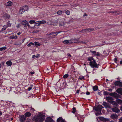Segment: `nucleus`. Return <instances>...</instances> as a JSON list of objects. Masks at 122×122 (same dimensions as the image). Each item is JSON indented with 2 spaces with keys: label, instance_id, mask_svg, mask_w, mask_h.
Returning a JSON list of instances; mask_svg holds the SVG:
<instances>
[{
  "label": "nucleus",
  "instance_id": "20",
  "mask_svg": "<svg viewBox=\"0 0 122 122\" xmlns=\"http://www.w3.org/2000/svg\"><path fill=\"white\" fill-rule=\"evenodd\" d=\"M25 116L26 118L30 116L31 114L29 112H26L25 114Z\"/></svg>",
  "mask_w": 122,
  "mask_h": 122
},
{
  "label": "nucleus",
  "instance_id": "31",
  "mask_svg": "<svg viewBox=\"0 0 122 122\" xmlns=\"http://www.w3.org/2000/svg\"><path fill=\"white\" fill-rule=\"evenodd\" d=\"M11 39H17V36H11L10 37Z\"/></svg>",
  "mask_w": 122,
  "mask_h": 122
},
{
  "label": "nucleus",
  "instance_id": "26",
  "mask_svg": "<svg viewBox=\"0 0 122 122\" xmlns=\"http://www.w3.org/2000/svg\"><path fill=\"white\" fill-rule=\"evenodd\" d=\"M59 25L60 27L63 26L65 25V23L64 22H62L60 23L59 24Z\"/></svg>",
  "mask_w": 122,
  "mask_h": 122
},
{
  "label": "nucleus",
  "instance_id": "27",
  "mask_svg": "<svg viewBox=\"0 0 122 122\" xmlns=\"http://www.w3.org/2000/svg\"><path fill=\"white\" fill-rule=\"evenodd\" d=\"M87 59H88V61H91L92 60H93H93H94L93 59V57H89Z\"/></svg>",
  "mask_w": 122,
  "mask_h": 122
},
{
  "label": "nucleus",
  "instance_id": "24",
  "mask_svg": "<svg viewBox=\"0 0 122 122\" xmlns=\"http://www.w3.org/2000/svg\"><path fill=\"white\" fill-rule=\"evenodd\" d=\"M6 64L8 66H10L12 65V62L10 61H9L6 62Z\"/></svg>",
  "mask_w": 122,
  "mask_h": 122
},
{
  "label": "nucleus",
  "instance_id": "54",
  "mask_svg": "<svg viewBox=\"0 0 122 122\" xmlns=\"http://www.w3.org/2000/svg\"><path fill=\"white\" fill-rule=\"evenodd\" d=\"M120 109L122 112V106H121L120 107Z\"/></svg>",
  "mask_w": 122,
  "mask_h": 122
},
{
  "label": "nucleus",
  "instance_id": "15",
  "mask_svg": "<svg viewBox=\"0 0 122 122\" xmlns=\"http://www.w3.org/2000/svg\"><path fill=\"white\" fill-rule=\"evenodd\" d=\"M116 101L117 103V105L118 104L122 105V100L120 99H117Z\"/></svg>",
  "mask_w": 122,
  "mask_h": 122
},
{
  "label": "nucleus",
  "instance_id": "8",
  "mask_svg": "<svg viewBox=\"0 0 122 122\" xmlns=\"http://www.w3.org/2000/svg\"><path fill=\"white\" fill-rule=\"evenodd\" d=\"M21 24L23 25L24 26H28L29 27L30 26L28 22L25 20H24L22 22Z\"/></svg>",
  "mask_w": 122,
  "mask_h": 122
},
{
  "label": "nucleus",
  "instance_id": "60",
  "mask_svg": "<svg viewBox=\"0 0 122 122\" xmlns=\"http://www.w3.org/2000/svg\"><path fill=\"white\" fill-rule=\"evenodd\" d=\"M38 22H36L35 23V24H36V25H38Z\"/></svg>",
  "mask_w": 122,
  "mask_h": 122
},
{
  "label": "nucleus",
  "instance_id": "11",
  "mask_svg": "<svg viewBox=\"0 0 122 122\" xmlns=\"http://www.w3.org/2000/svg\"><path fill=\"white\" fill-rule=\"evenodd\" d=\"M102 105L104 106H105L106 108H111V107L109 104L105 102H103Z\"/></svg>",
  "mask_w": 122,
  "mask_h": 122
},
{
  "label": "nucleus",
  "instance_id": "1",
  "mask_svg": "<svg viewBox=\"0 0 122 122\" xmlns=\"http://www.w3.org/2000/svg\"><path fill=\"white\" fill-rule=\"evenodd\" d=\"M98 65V64L97 65L95 60H93V61H91L89 63V65L91 66V67L93 68L94 67L98 68L97 65Z\"/></svg>",
  "mask_w": 122,
  "mask_h": 122
},
{
  "label": "nucleus",
  "instance_id": "5",
  "mask_svg": "<svg viewBox=\"0 0 122 122\" xmlns=\"http://www.w3.org/2000/svg\"><path fill=\"white\" fill-rule=\"evenodd\" d=\"M20 120L21 122H23L25 121L26 119L25 117L23 115H20L19 117Z\"/></svg>",
  "mask_w": 122,
  "mask_h": 122
},
{
  "label": "nucleus",
  "instance_id": "10",
  "mask_svg": "<svg viewBox=\"0 0 122 122\" xmlns=\"http://www.w3.org/2000/svg\"><path fill=\"white\" fill-rule=\"evenodd\" d=\"M114 84L116 86H119L120 87H121L122 86V82L119 81H116L114 83Z\"/></svg>",
  "mask_w": 122,
  "mask_h": 122
},
{
  "label": "nucleus",
  "instance_id": "41",
  "mask_svg": "<svg viewBox=\"0 0 122 122\" xmlns=\"http://www.w3.org/2000/svg\"><path fill=\"white\" fill-rule=\"evenodd\" d=\"M82 32H87V31H88L87 30V29H84L83 30H82Z\"/></svg>",
  "mask_w": 122,
  "mask_h": 122
},
{
  "label": "nucleus",
  "instance_id": "21",
  "mask_svg": "<svg viewBox=\"0 0 122 122\" xmlns=\"http://www.w3.org/2000/svg\"><path fill=\"white\" fill-rule=\"evenodd\" d=\"M38 116L39 117L42 119L43 121L44 120L43 118L45 117V116L44 115L41 114H39Z\"/></svg>",
  "mask_w": 122,
  "mask_h": 122
},
{
  "label": "nucleus",
  "instance_id": "4",
  "mask_svg": "<svg viewBox=\"0 0 122 122\" xmlns=\"http://www.w3.org/2000/svg\"><path fill=\"white\" fill-rule=\"evenodd\" d=\"M54 34V33L52 32L49 34H47V35L48 36L49 38L51 39L53 38L56 36V35L55 34Z\"/></svg>",
  "mask_w": 122,
  "mask_h": 122
},
{
  "label": "nucleus",
  "instance_id": "25",
  "mask_svg": "<svg viewBox=\"0 0 122 122\" xmlns=\"http://www.w3.org/2000/svg\"><path fill=\"white\" fill-rule=\"evenodd\" d=\"M93 89L94 91H96L98 90V87L96 86H93Z\"/></svg>",
  "mask_w": 122,
  "mask_h": 122
},
{
  "label": "nucleus",
  "instance_id": "34",
  "mask_svg": "<svg viewBox=\"0 0 122 122\" xmlns=\"http://www.w3.org/2000/svg\"><path fill=\"white\" fill-rule=\"evenodd\" d=\"M35 46H39L40 43L37 42H35Z\"/></svg>",
  "mask_w": 122,
  "mask_h": 122
},
{
  "label": "nucleus",
  "instance_id": "51",
  "mask_svg": "<svg viewBox=\"0 0 122 122\" xmlns=\"http://www.w3.org/2000/svg\"><path fill=\"white\" fill-rule=\"evenodd\" d=\"M96 55L97 56H98L100 55V53L99 52H97L96 54Z\"/></svg>",
  "mask_w": 122,
  "mask_h": 122
},
{
  "label": "nucleus",
  "instance_id": "29",
  "mask_svg": "<svg viewBox=\"0 0 122 122\" xmlns=\"http://www.w3.org/2000/svg\"><path fill=\"white\" fill-rule=\"evenodd\" d=\"M6 47L5 46L1 48H0V51H2L5 50L6 49Z\"/></svg>",
  "mask_w": 122,
  "mask_h": 122
},
{
  "label": "nucleus",
  "instance_id": "53",
  "mask_svg": "<svg viewBox=\"0 0 122 122\" xmlns=\"http://www.w3.org/2000/svg\"><path fill=\"white\" fill-rule=\"evenodd\" d=\"M87 15L86 13H84V15L83 16H87Z\"/></svg>",
  "mask_w": 122,
  "mask_h": 122
},
{
  "label": "nucleus",
  "instance_id": "43",
  "mask_svg": "<svg viewBox=\"0 0 122 122\" xmlns=\"http://www.w3.org/2000/svg\"><path fill=\"white\" fill-rule=\"evenodd\" d=\"M108 13H117V12L116 11H112L111 12H108Z\"/></svg>",
  "mask_w": 122,
  "mask_h": 122
},
{
  "label": "nucleus",
  "instance_id": "49",
  "mask_svg": "<svg viewBox=\"0 0 122 122\" xmlns=\"http://www.w3.org/2000/svg\"><path fill=\"white\" fill-rule=\"evenodd\" d=\"M119 122H122V117L121 118L119 119Z\"/></svg>",
  "mask_w": 122,
  "mask_h": 122
},
{
  "label": "nucleus",
  "instance_id": "56",
  "mask_svg": "<svg viewBox=\"0 0 122 122\" xmlns=\"http://www.w3.org/2000/svg\"><path fill=\"white\" fill-rule=\"evenodd\" d=\"M34 73H35V72L34 71L33 72H30V73L31 75H32L33 74H34Z\"/></svg>",
  "mask_w": 122,
  "mask_h": 122
},
{
  "label": "nucleus",
  "instance_id": "16",
  "mask_svg": "<svg viewBox=\"0 0 122 122\" xmlns=\"http://www.w3.org/2000/svg\"><path fill=\"white\" fill-rule=\"evenodd\" d=\"M46 23V21L45 20H42L38 21V25H37V26H39L41 24H45Z\"/></svg>",
  "mask_w": 122,
  "mask_h": 122
},
{
  "label": "nucleus",
  "instance_id": "13",
  "mask_svg": "<svg viewBox=\"0 0 122 122\" xmlns=\"http://www.w3.org/2000/svg\"><path fill=\"white\" fill-rule=\"evenodd\" d=\"M3 16L4 18L6 19H9L10 17V15L6 13H5L3 15Z\"/></svg>",
  "mask_w": 122,
  "mask_h": 122
},
{
  "label": "nucleus",
  "instance_id": "30",
  "mask_svg": "<svg viewBox=\"0 0 122 122\" xmlns=\"http://www.w3.org/2000/svg\"><path fill=\"white\" fill-rule=\"evenodd\" d=\"M33 85H30V87H28V88L27 90L28 91H30L31 89H32V87H33Z\"/></svg>",
  "mask_w": 122,
  "mask_h": 122
},
{
  "label": "nucleus",
  "instance_id": "47",
  "mask_svg": "<svg viewBox=\"0 0 122 122\" xmlns=\"http://www.w3.org/2000/svg\"><path fill=\"white\" fill-rule=\"evenodd\" d=\"M66 13L67 15H69L70 13V12L68 10H67V11L66 12Z\"/></svg>",
  "mask_w": 122,
  "mask_h": 122
},
{
  "label": "nucleus",
  "instance_id": "59",
  "mask_svg": "<svg viewBox=\"0 0 122 122\" xmlns=\"http://www.w3.org/2000/svg\"><path fill=\"white\" fill-rule=\"evenodd\" d=\"M108 90L109 91L111 92L112 91V89H108Z\"/></svg>",
  "mask_w": 122,
  "mask_h": 122
},
{
  "label": "nucleus",
  "instance_id": "12",
  "mask_svg": "<svg viewBox=\"0 0 122 122\" xmlns=\"http://www.w3.org/2000/svg\"><path fill=\"white\" fill-rule=\"evenodd\" d=\"M99 119L102 121L103 122H109V119L108 118H105L103 117H101Z\"/></svg>",
  "mask_w": 122,
  "mask_h": 122
},
{
  "label": "nucleus",
  "instance_id": "6",
  "mask_svg": "<svg viewBox=\"0 0 122 122\" xmlns=\"http://www.w3.org/2000/svg\"><path fill=\"white\" fill-rule=\"evenodd\" d=\"M118 115L116 114H112L110 116V118L113 120H115L117 119Z\"/></svg>",
  "mask_w": 122,
  "mask_h": 122
},
{
  "label": "nucleus",
  "instance_id": "50",
  "mask_svg": "<svg viewBox=\"0 0 122 122\" xmlns=\"http://www.w3.org/2000/svg\"><path fill=\"white\" fill-rule=\"evenodd\" d=\"M20 26V24H17V25L16 27L17 28H19Z\"/></svg>",
  "mask_w": 122,
  "mask_h": 122
},
{
  "label": "nucleus",
  "instance_id": "23",
  "mask_svg": "<svg viewBox=\"0 0 122 122\" xmlns=\"http://www.w3.org/2000/svg\"><path fill=\"white\" fill-rule=\"evenodd\" d=\"M116 91L118 93L120 94L122 92V88H119L117 89Z\"/></svg>",
  "mask_w": 122,
  "mask_h": 122
},
{
  "label": "nucleus",
  "instance_id": "39",
  "mask_svg": "<svg viewBox=\"0 0 122 122\" xmlns=\"http://www.w3.org/2000/svg\"><path fill=\"white\" fill-rule=\"evenodd\" d=\"M73 111H72V112L73 113H75L76 112V108L75 107H73L72 108Z\"/></svg>",
  "mask_w": 122,
  "mask_h": 122
},
{
  "label": "nucleus",
  "instance_id": "7",
  "mask_svg": "<svg viewBox=\"0 0 122 122\" xmlns=\"http://www.w3.org/2000/svg\"><path fill=\"white\" fill-rule=\"evenodd\" d=\"M104 108L101 105H98L97 107L95 108L94 109L96 111H101L102 109Z\"/></svg>",
  "mask_w": 122,
  "mask_h": 122
},
{
  "label": "nucleus",
  "instance_id": "61",
  "mask_svg": "<svg viewBox=\"0 0 122 122\" xmlns=\"http://www.w3.org/2000/svg\"><path fill=\"white\" fill-rule=\"evenodd\" d=\"M117 61V58H115V61L116 62V61Z\"/></svg>",
  "mask_w": 122,
  "mask_h": 122
},
{
  "label": "nucleus",
  "instance_id": "33",
  "mask_svg": "<svg viewBox=\"0 0 122 122\" xmlns=\"http://www.w3.org/2000/svg\"><path fill=\"white\" fill-rule=\"evenodd\" d=\"M62 117H59L57 119V122H59L61 120H62Z\"/></svg>",
  "mask_w": 122,
  "mask_h": 122
},
{
  "label": "nucleus",
  "instance_id": "38",
  "mask_svg": "<svg viewBox=\"0 0 122 122\" xmlns=\"http://www.w3.org/2000/svg\"><path fill=\"white\" fill-rule=\"evenodd\" d=\"M35 21L34 20H30L29 22L31 24H33L35 23Z\"/></svg>",
  "mask_w": 122,
  "mask_h": 122
},
{
  "label": "nucleus",
  "instance_id": "55",
  "mask_svg": "<svg viewBox=\"0 0 122 122\" xmlns=\"http://www.w3.org/2000/svg\"><path fill=\"white\" fill-rule=\"evenodd\" d=\"M86 94L87 95H89L90 94V93L88 92H86Z\"/></svg>",
  "mask_w": 122,
  "mask_h": 122
},
{
  "label": "nucleus",
  "instance_id": "48",
  "mask_svg": "<svg viewBox=\"0 0 122 122\" xmlns=\"http://www.w3.org/2000/svg\"><path fill=\"white\" fill-rule=\"evenodd\" d=\"M90 52H91L92 53L95 54H96V52L95 51H90Z\"/></svg>",
  "mask_w": 122,
  "mask_h": 122
},
{
  "label": "nucleus",
  "instance_id": "64",
  "mask_svg": "<svg viewBox=\"0 0 122 122\" xmlns=\"http://www.w3.org/2000/svg\"><path fill=\"white\" fill-rule=\"evenodd\" d=\"M60 122H65L63 120H62Z\"/></svg>",
  "mask_w": 122,
  "mask_h": 122
},
{
  "label": "nucleus",
  "instance_id": "37",
  "mask_svg": "<svg viewBox=\"0 0 122 122\" xmlns=\"http://www.w3.org/2000/svg\"><path fill=\"white\" fill-rule=\"evenodd\" d=\"M94 30V29H90V28H88L87 29V31L89 32H90Z\"/></svg>",
  "mask_w": 122,
  "mask_h": 122
},
{
  "label": "nucleus",
  "instance_id": "52",
  "mask_svg": "<svg viewBox=\"0 0 122 122\" xmlns=\"http://www.w3.org/2000/svg\"><path fill=\"white\" fill-rule=\"evenodd\" d=\"M36 57H38L40 56V55L39 54H37L36 55Z\"/></svg>",
  "mask_w": 122,
  "mask_h": 122
},
{
  "label": "nucleus",
  "instance_id": "35",
  "mask_svg": "<svg viewBox=\"0 0 122 122\" xmlns=\"http://www.w3.org/2000/svg\"><path fill=\"white\" fill-rule=\"evenodd\" d=\"M68 76V74H66L64 75L63 76V78H67Z\"/></svg>",
  "mask_w": 122,
  "mask_h": 122
},
{
  "label": "nucleus",
  "instance_id": "57",
  "mask_svg": "<svg viewBox=\"0 0 122 122\" xmlns=\"http://www.w3.org/2000/svg\"><path fill=\"white\" fill-rule=\"evenodd\" d=\"M35 57H36V56L35 55H34L32 56V57L33 58H35Z\"/></svg>",
  "mask_w": 122,
  "mask_h": 122
},
{
  "label": "nucleus",
  "instance_id": "62",
  "mask_svg": "<svg viewBox=\"0 0 122 122\" xmlns=\"http://www.w3.org/2000/svg\"><path fill=\"white\" fill-rule=\"evenodd\" d=\"M67 55L68 56H70V57L71 56L69 54H67Z\"/></svg>",
  "mask_w": 122,
  "mask_h": 122
},
{
  "label": "nucleus",
  "instance_id": "17",
  "mask_svg": "<svg viewBox=\"0 0 122 122\" xmlns=\"http://www.w3.org/2000/svg\"><path fill=\"white\" fill-rule=\"evenodd\" d=\"M113 96L114 98H117L118 99L119 98H121V95H120L119 94H118L117 93H116Z\"/></svg>",
  "mask_w": 122,
  "mask_h": 122
},
{
  "label": "nucleus",
  "instance_id": "42",
  "mask_svg": "<svg viewBox=\"0 0 122 122\" xmlns=\"http://www.w3.org/2000/svg\"><path fill=\"white\" fill-rule=\"evenodd\" d=\"M11 26V25L10 23L8 22H7V27H10Z\"/></svg>",
  "mask_w": 122,
  "mask_h": 122
},
{
  "label": "nucleus",
  "instance_id": "18",
  "mask_svg": "<svg viewBox=\"0 0 122 122\" xmlns=\"http://www.w3.org/2000/svg\"><path fill=\"white\" fill-rule=\"evenodd\" d=\"M106 99L108 102L110 101H112L114 99L112 97H106Z\"/></svg>",
  "mask_w": 122,
  "mask_h": 122
},
{
  "label": "nucleus",
  "instance_id": "22",
  "mask_svg": "<svg viewBox=\"0 0 122 122\" xmlns=\"http://www.w3.org/2000/svg\"><path fill=\"white\" fill-rule=\"evenodd\" d=\"M52 120V119L50 117H48L46 119L45 122H50Z\"/></svg>",
  "mask_w": 122,
  "mask_h": 122
},
{
  "label": "nucleus",
  "instance_id": "2",
  "mask_svg": "<svg viewBox=\"0 0 122 122\" xmlns=\"http://www.w3.org/2000/svg\"><path fill=\"white\" fill-rule=\"evenodd\" d=\"M28 9V6L26 5L22 7H21L20 9L19 10V13L22 14L23 12L27 11Z\"/></svg>",
  "mask_w": 122,
  "mask_h": 122
},
{
  "label": "nucleus",
  "instance_id": "19",
  "mask_svg": "<svg viewBox=\"0 0 122 122\" xmlns=\"http://www.w3.org/2000/svg\"><path fill=\"white\" fill-rule=\"evenodd\" d=\"M108 102L110 103L111 104L113 105H114L115 106H117V102H116L115 101H108Z\"/></svg>",
  "mask_w": 122,
  "mask_h": 122
},
{
  "label": "nucleus",
  "instance_id": "58",
  "mask_svg": "<svg viewBox=\"0 0 122 122\" xmlns=\"http://www.w3.org/2000/svg\"><path fill=\"white\" fill-rule=\"evenodd\" d=\"M79 90H77L76 93H78L79 92Z\"/></svg>",
  "mask_w": 122,
  "mask_h": 122
},
{
  "label": "nucleus",
  "instance_id": "46",
  "mask_svg": "<svg viewBox=\"0 0 122 122\" xmlns=\"http://www.w3.org/2000/svg\"><path fill=\"white\" fill-rule=\"evenodd\" d=\"M78 42L79 43H81L84 44H85L86 43V42H83V41H79Z\"/></svg>",
  "mask_w": 122,
  "mask_h": 122
},
{
  "label": "nucleus",
  "instance_id": "36",
  "mask_svg": "<svg viewBox=\"0 0 122 122\" xmlns=\"http://www.w3.org/2000/svg\"><path fill=\"white\" fill-rule=\"evenodd\" d=\"M32 45H34V43L32 42H30L28 44L27 46H30Z\"/></svg>",
  "mask_w": 122,
  "mask_h": 122
},
{
  "label": "nucleus",
  "instance_id": "40",
  "mask_svg": "<svg viewBox=\"0 0 122 122\" xmlns=\"http://www.w3.org/2000/svg\"><path fill=\"white\" fill-rule=\"evenodd\" d=\"M3 28L1 30L2 31L4 30H5L6 28V26L5 25H4Z\"/></svg>",
  "mask_w": 122,
  "mask_h": 122
},
{
  "label": "nucleus",
  "instance_id": "45",
  "mask_svg": "<svg viewBox=\"0 0 122 122\" xmlns=\"http://www.w3.org/2000/svg\"><path fill=\"white\" fill-rule=\"evenodd\" d=\"M61 32V31H59V32H54L55 34H55L56 36L58 35V33H60Z\"/></svg>",
  "mask_w": 122,
  "mask_h": 122
},
{
  "label": "nucleus",
  "instance_id": "3",
  "mask_svg": "<svg viewBox=\"0 0 122 122\" xmlns=\"http://www.w3.org/2000/svg\"><path fill=\"white\" fill-rule=\"evenodd\" d=\"M33 119L36 122H42L43 121L42 119L39 117V116L34 117Z\"/></svg>",
  "mask_w": 122,
  "mask_h": 122
},
{
  "label": "nucleus",
  "instance_id": "63",
  "mask_svg": "<svg viewBox=\"0 0 122 122\" xmlns=\"http://www.w3.org/2000/svg\"><path fill=\"white\" fill-rule=\"evenodd\" d=\"M122 64V61H120V64L121 65Z\"/></svg>",
  "mask_w": 122,
  "mask_h": 122
},
{
  "label": "nucleus",
  "instance_id": "9",
  "mask_svg": "<svg viewBox=\"0 0 122 122\" xmlns=\"http://www.w3.org/2000/svg\"><path fill=\"white\" fill-rule=\"evenodd\" d=\"M111 110L113 112L116 113H118L120 112V110L116 107L112 108Z\"/></svg>",
  "mask_w": 122,
  "mask_h": 122
},
{
  "label": "nucleus",
  "instance_id": "28",
  "mask_svg": "<svg viewBox=\"0 0 122 122\" xmlns=\"http://www.w3.org/2000/svg\"><path fill=\"white\" fill-rule=\"evenodd\" d=\"M69 42V41L68 40H66L63 41V42L65 44H68Z\"/></svg>",
  "mask_w": 122,
  "mask_h": 122
},
{
  "label": "nucleus",
  "instance_id": "32",
  "mask_svg": "<svg viewBox=\"0 0 122 122\" xmlns=\"http://www.w3.org/2000/svg\"><path fill=\"white\" fill-rule=\"evenodd\" d=\"M63 12L61 10H59L57 12V14L60 15L62 14Z\"/></svg>",
  "mask_w": 122,
  "mask_h": 122
},
{
  "label": "nucleus",
  "instance_id": "14",
  "mask_svg": "<svg viewBox=\"0 0 122 122\" xmlns=\"http://www.w3.org/2000/svg\"><path fill=\"white\" fill-rule=\"evenodd\" d=\"M13 3L11 1H9L5 4V5L6 6H12Z\"/></svg>",
  "mask_w": 122,
  "mask_h": 122
},
{
  "label": "nucleus",
  "instance_id": "44",
  "mask_svg": "<svg viewBox=\"0 0 122 122\" xmlns=\"http://www.w3.org/2000/svg\"><path fill=\"white\" fill-rule=\"evenodd\" d=\"M84 78V77L83 76H80L79 77V79L81 80H83Z\"/></svg>",
  "mask_w": 122,
  "mask_h": 122
}]
</instances>
